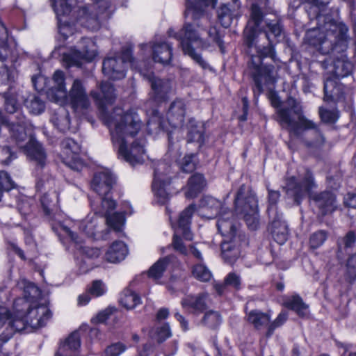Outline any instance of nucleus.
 Masks as SVG:
<instances>
[{
	"mask_svg": "<svg viewBox=\"0 0 356 356\" xmlns=\"http://www.w3.org/2000/svg\"><path fill=\"white\" fill-rule=\"evenodd\" d=\"M100 90V94L92 91L90 95L102 110V120L109 129L118 156L132 165L143 163L147 159L145 149L146 141L144 138H136L143 126L139 115L134 109L124 111L121 108L107 113L106 106L111 104L115 97L114 89L109 83L102 82Z\"/></svg>",
	"mask_w": 356,
	"mask_h": 356,
	"instance_id": "obj_1",
	"label": "nucleus"
},
{
	"mask_svg": "<svg viewBox=\"0 0 356 356\" xmlns=\"http://www.w3.org/2000/svg\"><path fill=\"white\" fill-rule=\"evenodd\" d=\"M185 16L187 22L183 28L173 36L180 41L184 54L190 56L202 68L207 69L209 64L195 51L196 49H207L218 45L222 49V41L215 26L206 29L209 24L205 15L206 8H213L217 0H185Z\"/></svg>",
	"mask_w": 356,
	"mask_h": 356,
	"instance_id": "obj_2",
	"label": "nucleus"
},
{
	"mask_svg": "<svg viewBox=\"0 0 356 356\" xmlns=\"http://www.w3.org/2000/svg\"><path fill=\"white\" fill-rule=\"evenodd\" d=\"M92 212L89 213L82 220H74L70 218L62 219L60 214H57L52 222V229L59 236H64L70 240V243L82 248V243L86 238L94 240L105 239L106 234L104 232L105 216L108 226L115 232H120L125 225L124 215H131L134 213L132 206L129 202L124 203L120 211L108 214L105 213L106 209H100L95 202H90Z\"/></svg>",
	"mask_w": 356,
	"mask_h": 356,
	"instance_id": "obj_3",
	"label": "nucleus"
},
{
	"mask_svg": "<svg viewBox=\"0 0 356 356\" xmlns=\"http://www.w3.org/2000/svg\"><path fill=\"white\" fill-rule=\"evenodd\" d=\"M326 33L320 35L318 29H309L305 35V41L322 54L331 51L340 53V56L334 61L332 72L334 79L326 78L324 83V100L334 99L340 90L337 78L349 75L353 69L352 63L348 60L344 51L348 47V28L344 24L327 23L325 26Z\"/></svg>",
	"mask_w": 356,
	"mask_h": 356,
	"instance_id": "obj_4",
	"label": "nucleus"
},
{
	"mask_svg": "<svg viewBox=\"0 0 356 356\" xmlns=\"http://www.w3.org/2000/svg\"><path fill=\"white\" fill-rule=\"evenodd\" d=\"M219 209L220 211L217 227L223 236L221 243L222 255L226 261L232 263L240 254L239 248L233 244L236 228L232 219V212L221 207V203L216 198L205 197L201 202L199 213L204 218H213L219 213Z\"/></svg>",
	"mask_w": 356,
	"mask_h": 356,
	"instance_id": "obj_5",
	"label": "nucleus"
},
{
	"mask_svg": "<svg viewBox=\"0 0 356 356\" xmlns=\"http://www.w3.org/2000/svg\"><path fill=\"white\" fill-rule=\"evenodd\" d=\"M54 86L47 92L48 98L60 105L69 104L75 112H82L90 105V99L83 83L80 79L73 81L67 92L65 84V75L60 70H56L53 76Z\"/></svg>",
	"mask_w": 356,
	"mask_h": 356,
	"instance_id": "obj_6",
	"label": "nucleus"
},
{
	"mask_svg": "<svg viewBox=\"0 0 356 356\" xmlns=\"http://www.w3.org/2000/svg\"><path fill=\"white\" fill-rule=\"evenodd\" d=\"M185 105L182 100L174 102L167 113L168 124L172 127L170 130L165 122L162 121L156 109L147 111L149 119L147 123L148 131L150 134H157L161 130H165L168 134L170 147L173 144L175 135H179L184 131V119Z\"/></svg>",
	"mask_w": 356,
	"mask_h": 356,
	"instance_id": "obj_7",
	"label": "nucleus"
},
{
	"mask_svg": "<svg viewBox=\"0 0 356 356\" xmlns=\"http://www.w3.org/2000/svg\"><path fill=\"white\" fill-rule=\"evenodd\" d=\"M234 203L236 213L243 216L249 229H257L259 225V216L255 194L249 187L242 185L236 193Z\"/></svg>",
	"mask_w": 356,
	"mask_h": 356,
	"instance_id": "obj_8",
	"label": "nucleus"
},
{
	"mask_svg": "<svg viewBox=\"0 0 356 356\" xmlns=\"http://www.w3.org/2000/svg\"><path fill=\"white\" fill-rule=\"evenodd\" d=\"M286 108L277 111L278 121L283 128L293 134H298L300 129H312L316 124L301 113V108L293 98L287 100Z\"/></svg>",
	"mask_w": 356,
	"mask_h": 356,
	"instance_id": "obj_9",
	"label": "nucleus"
},
{
	"mask_svg": "<svg viewBox=\"0 0 356 356\" xmlns=\"http://www.w3.org/2000/svg\"><path fill=\"white\" fill-rule=\"evenodd\" d=\"M194 212L195 206L191 204L180 213L176 224H172V227L175 229L172 244L174 248L181 254L186 255L188 253H191L196 258L202 259L201 252L198 250L193 246H191L189 249H187L183 245L182 241L180 238V236H182L187 241L193 239V234L190 231L189 225L191 216Z\"/></svg>",
	"mask_w": 356,
	"mask_h": 356,
	"instance_id": "obj_10",
	"label": "nucleus"
},
{
	"mask_svg": "<svg viewBox=\"0 0 356 356\" xmlns=\"http://www.w3.org/2000/svg\"><path fill=\"white\" fill-rule=\"evenodd\" d=\"M255 48L258 56H252L250 67L252 70L256 90L260 93L263 91L264 86L273 85L275 81V76L272 74L273 67L261 65V57H273L274 49L270 44L263 49L257 46Z\"/></svg>",
	"mask_w": 356,
	"mask_h": 356,
	"instance_id": "obj_11",
	"label": "nucleus"
},
{
	"mask_svg": "<svg viewBox=\"0 0 356 356\" xmlns=\"http://www.w3.org/2000/svg\"><path fill=\"white\" fill-rule=\"evenodd\" d=\"M63 61L67 67L81 66L83 62L92 61L97 55L95 42L88 38H83L74 47L62 51Z\"/></svg>",
	"mask_w": 356,
	"mask_h": 356,
	"instance_id": "obj_12",
	"label": "nucleus"
},
{
	"mask_svg": "<svg viewBox=\"0 0 356 356\" xmlns=\"http://www.w3.org/2000/svg\"><path fill=\"white\" fill-rule=\"evenodd\" d=\"M175 177L171 166L165 161H160L154 170L152 191L154 200L159 204H165L170 197V184Z\"/></svg>",
	"mask_w": 356,
	"mask_h": 356,
	"instance_id": "obj_13",
	"label": "nucleus"
},
{
	"mask_svg": "<svg viewBox=\"0 0 356 356\" xmlns=\"http://www.w3.org/2000/svg\"><path fill=\"white\" fill-rule=\"evenodd\" d=\"M115 182V177L107 169H103L95 173L91 183L92 190L99 195L102 207L106 209L105 213L108 214L115 207V202L109 196L112 186Z\"/></svg>",
	"mask_w": 356,
	"mask_h": 356,
	"instance_id": "obj_14",
	"label": "nucleus"
},
{
	"mask_svg": "<svg viewBox=\"0 0 356 356\" xmlns=\"http://www.w3.org/2000/svg\"><path fill=\"white\" fill-rule=\"evenodd\" d=\"M128 66L136 67L131 58V52L127 49L120 55L106 58L103 62L102 70L104 74L108 79H120L124 77Z\"/></svg>",
	"mask_w": 356,
	"mask_h": 356,
	"instance_id": "obj_15",
	"label": "nucleus"
},
{
	"mask_svg": "<svg viewBox=\"0 0 356 356\" xmlns=\"http://www.w3.org/2000/svg\"><path fill=\"white\" fill-rule=\"evenodd\" d=\"M79 17L76 23L91 31L98 30L102 22L111 15L109 8L97 7V5H90L79 10Z\"/></svg>",
	"mask_w": 356,
	"mask_h": 356,
	"instance_id": "obj_16",
	"label": "nucleus"
},
{
	"mask_svg": "<svg viewBox=\"0 0 356 356\" xmlns=\"http://www.w3.org/2000/svg\"><path fill=\"white\" fill-rule=\"evenodd\" d=\"M69 1L72 0H52V6L58 19V31L65 40L74 31V22L70 17L72 7Z\"/></svg>",
	"mask_w": 356,
	"mask_h": 356,
	"instance_id": "obj_17",
	"label": "nucleus"
},
{
	"mask_svg": "<svg viewBox=\"0 0 356 356\" xmlns=\"http://www.w3.org/2000/svg\"><path fill=\"white\" fill-rule=\"evenodd\" d=\"M314 186L312 175L307 170L305 177L301 178L300 181L293 177L289 179L285 188L288 197H292L296 203L299 204L300 200L309 194Z\"/></svg>",
	"mask_w": 356,
	"mask_h": 356,
	"instance_id": "obj_18",
	"label": "nucleus"
},
{
	"mask_svg": "<svg viewBox=\"0 0 356 356\" xmlns=\"http://www.w3.org/2000/svg\"><path fill=\"white\" fill-rule=\"evenodd\" d=\"M139 72L150 82L154 102L157 103L164 102L173 92V84L170 80L156 78L153 73L146 72L145 70L140 69Z\"/></svg>",
	"mask_w": 356,
	"mask_h": 356,
	"instance_id": "obj_19",
	"label": "nucleus"
},
{
	"mask_svg": "<svg viewBox=\"0 0 356 356\" xmlns=\"http://www.w3.org/2000/svg\"><path fill=\"white\" fill-rule=\"evenodd\" d=\"M60 156L63 162L70 168L80 171L84 165L79 157L80 151L79 145L71 138L64 140L62 143Z\"/></svg>",
	"mask_w": 356,
	"mask_h": 356,
	"instance_id": "obj_20",
	"label": "nucleus"
},
{
	"mask_svg": "<svg viewBox=\"0 0 356 356\" xmlns=\"http://www.w3.org/2000/svg\"><path fill=\"white\" fill-rule=\"evenodd\" d=\"M171 47L165 42L144 44L140 46V54L145 57H152L154 62L167 64L171 59Z\"/></svg>",
	"mask_w": 356,
	"mask_h": 356,
	"instance_id": "obj_21",
	"label": "nucleus"
},
{
	"mask_svg": "<svg viewBox=\"0 0 356 356\" xmlns=\"http://www.w3.org/2000/svg\"><path fill=\"white\" fill-rule=\"evenodd\" d=\"M330 1V0H312V5L308 10L309 17L312 19V15H314V17L316 18L318 24V27L312 28V29L320 30V35L326 33L324 26L327 23L343 24L340 22L334 21L331 19L329 16L321 13L323 10L324 7L329 3Z\"/></svg>",
	"mask_w": 356,
	"mask_h": 356,
	"instance_id": "obj_22",
	"label": "nucleus"
},
{
	"mask_svg": "<svg viewBox=\"0 0 356 356\" xmlns=\"http://www.w3.org/2000/svg\"><path fill=\"white\" fill-rule=\"evenodd\" d=\"M70 248L72 251H75V254H80L85 257L80 261L81 273H87L89 270L92 268L95 264L91 262V260L98 258L102 254L100 249L97 248L84 247L83 243H82V248H80V245L71 243Z\"/></svg>",
	"mask_w": 356,
	"mask_h": 356,
	"instance_id": "obj_23",
	"label": "nucleus"
},
{
	"mask_svg": "<svg viewBox=\"0 0 356 356\" xmlns=\"http://www.w3.org/2000/svg\"><path fill=\"white\" fill-rule=\"evenodd\" d=\"M262 18V13L257 5L253 4L251 8V19L244 30L245 42L249 48L254 44L257 32Z\"/></svg>",
	"mask_w": 356,
	"mask_h": 356,
	"instance_id": "obj_24",
	"label": "nucleus"
},
{
	"mask_svg": "<svg viewBox=\"0 0 356 356\" xmlns=\"http://www.w3.org/2000/svg\"><path fill=\"white\" fill-rule=\"evenodd\" d=\"M128 254L127 244L121 241H115L107 248L104 258L108 263L118 264L124 260Z\"/></svg>",
	"mask_w": 356,
	"mask_h": 356,
	"instance_id": "obj_25",
	"label": "nucleus"
},
{
	"mask_svg": "<svg viewBox=\"0 0 356 356\" xmlns=\"http://www.w3.org/2000/svg\"><path fill=\"white\" fill-rule=\"evenodd\" d=\"M271 222L268 231L272 237L278 244H284L288 237V229L286 222L282 220V214H277L270 217Z\"/></svg>",
	"mask_w": 356,
	"mask_h": 356,
	"instance_id": "obj_26",
	"label": "nucleus"
},
{
	"mask_svg": "<svg viewBox=\"0 0 356 356\" xmlns=\"http://www.w3.org/2000/svg\"><path fill=\"white\" fill-rule=\"evenodd\" d=\"M209 294L202 293L197 295H188L183 298L181 305L183 308L193 313L204 311L207 305Z\"/></svg>",
	"mask_w": 356,
	"mask_h": 356,
	"instance_id": "obj_27",
	"label": "nucleus"
},
{
	"mask_svg": "<svg viewBox=\"0 0 356 356\" xmlns=\"http://www.w3.org/2000/svg\"><path fill=\"white\" fill-rule=\"evenodd\" d=\"M233 5H222L218 10V16L221 25L228 27L232 19L239 15L240 3L238 0H232Z\"/></svg>",
	"mask_w": 356,
	"mask_h": 356,
	"instance_id": "obj_28",
	"label": "nucleus"
},
{
	"mask_svg": "<svg viewBox=\"0 0 356 356\" xmlns=\"http://www.w3.org/2000/svg\"><path fill=\"white\" fill-rule=\"evenodd\" d=\"M176 261L175 257L171 255L159 259L149 269L147 272L148 277L153 279L156 282L161 278L165 270L170 267L172 264Z\"/></svg>",
	"mask_w": 356,
	"mask_h": 356,
	"instance_id": "obj_29",
	"label": "nucleus"
},
{
	"mask_svg": "<svg viewBox=\"0 0 356 356\" xmlns=\"http://www.w3.org/2000/svg\"><path fill=\"white\" fill-rule=\"evenodd\" d=\"M51 122L61 132H65L70 128L69 113L64 106H60L56 110L51 118Z\"/></svg>",
	"mask_w": 356,
	"mask_h": 356,
	"instance_id": "obj_30",
	"label": "nucleus"
},
{
	"mask_svg": "<svg viewBox=\"0 0 356 356\" xmlns=\"http://www.w3.org/2000/svg\"><path fill=\"white\" fill-rule=\"evenodd\" d=\"M313 203L318 207L322 215L331 212L334 209V195L330 192L321 193L312 199Z\"/></svg>",
	"mask_w": 356,
	"mask_h": 356,
	"instance_id": "obj_31",
	"label": "nucleus"
},
{
	"mask_svg": "<svg viewBox=\"0 0 356 356\" xmlns=\"http://www.w3.org/2000/svg\"><path fill=\"white\" fill-rule=\"evenodd\" d=\"M186 129L188 143L196 142L198 147L204 143L203 125L201 123H197L194 120H189Z\"/></svg>",
	"mask_w": 356,
	"mask_h": 356,
	"instance_id": "obj_32",
	"label": "nucleus"
},
{
	"mask_svg": "<svg viewBox=\"0 0 356 356\" xmlns=\"http://www.w3.org/2000/svg\"><path fill=\"white\" fill-rule=\"evenodd\" d=\"M284 305L295 311L300 316L305 317L309 314L308 305L298 295L286 297L284 300Z\"/></svg>",
	"mask_w": 356,
	"mask_h": 356,
	"instance_id": "obj_33",
	"label": "nucleus"
},
{
	"mask_svg": "<svg viewBox=\"0 0 356 356\" xmlns=\"http://www.w3.org/2000/svg\"><path fill=\"white\" fill-rule=\"evenodd\" d=\"M205 181L200 174L193 175L188 180L185 188V195L188 198L195 197L204 187Z\"/></svg>",
	"mask_w": 356,
	"mask_h": 356,
	"instance_id": "obj_34",
	"label": "nucleus"
},
{
	"mask_svg": "<svg viewBox=\"0 0 356 356\" xmlns=\"http://www.w3.org/2000/svg\"><path fill=\"white\" fill-rule=\"evenodd\" d=\"M140 298L131 289H125L120 294V303L127 309H134L140 304Z\"/></svg>",
	"mask_w": 356,
	"mask_h": 356,
	"instance_id": "obj_35",
	"label": "nucleus"
},
{
	"mask_svg": "<svg viewBox=\"0 0 356 356\" xmlns=\"http://www.w3.org/2000/svg\"><path fill=\"white\" fill-rule=\"evenodd\" d=\"M12 54L7 29L0 20V60L6 59Z\"/></svg>",
	"mask_w": 356,
	"mask_h": 356,
	"instance_id": "obj_36",
	"label": "nucleus"
},
{
	"mask_svg": "<svg viewBox=\"0 0 356 356\" xmlns=\"http://www.w3.org/2000/svg\"><path fill=\"white\" fill-rule=\"evenodd\" d=\"M58 197L55 191L45 193L41 197V204L44 211L47 215H50L56 207Z\"/></svg>",
	"mask_w": 356,
	"mask_h": 356,
	"instance_id": "obj_37",
	"label": "nucleus"
},
{
	"mask_svg": "<svg viewBox=\"0 0 356 356\" xmlns=\"http://www.w3.org/2000/svg\"><path fill=\"white\" fill-rule=\"evenodd\" d=\"M27 109L33 115H39L44 110V104L34 95H29L24 102Z\"/></svg>",
	"mask_w": 356,
	"mask_h": 356,
	"instance_id": "obj_38",
	"label": "nucleus"
},
{
	"mask_svg": "<svg viewBox=\"0 0 356 356\" xmlns=\"http://www.w3.org/2000/svg\"><path fill=\"white\" fill-rule=\"evenodd\" d=\"M270 316L258 311H252L248 316V320L257 328L268 323Z\"/></svg>",
	"mask_w": 356,
	"mask_h": 356,
	"instance_id": "obj_39",
	"label": "nucleus"
},
{
	"mask_svg": "<svg viewBox=\"0 0 356 356\" xmlns=\"http://www.w3.org/2000/svg\"><path fill=\"white\" fill-rule=\"evenodd\" d=\"M192 274L195 279L201 282H208L212 277L211 271L203 264L195 265L192 270Z\"/></svg>",
	"mask_w": 356,
	"mask_h": 356,
	"instance_id": "obj_40",
	"label": "nucleus"
},
{
	"mask_svg": "<svg viewBox=\"0 0 356 356\" xmlns=\"http://www.w3.org/2000/svg\"><path fill=\"white\" fill-rule=\"evenodd\" d=\"M88 292L93 298L104 296L108 291L107 286L102 280H95L88 287Z\"/></svg>",
	"mask_w": 356,
	"mask_h": 356,
	"instance_id": "obj_41",
	"label": "nucleus"
},
{
	"mask_svg": "<svg viewBox=\"0 0 356 356\" xmlns=\"http://www.w3.org/2000/svg\"><path fill=\"white\" fill-rule=\"evenodd\" d=\"M222 322L220 314L215 311H209L205 313L202 323L210 328L217 327Z\"/></svg>",
	"mask_w": 356,
	"mask_h": 356,
	"instance_id": "obj_42",
	"label": "nucleus"
},
{
	"mask_svg": "<svg viewBox=\"0 0 356 356\" xmlns=\"http://www.w3.org/2000/svg\"><path fill=\"white\" fill-rule=\"evenodd\" d=\"M171 336L170 327L168 324L162 325L151 333V337L157 340L158 342H162Z\"/></svg>",
	"mask_w": 356,
	"mask_h": 356,
	"instance_id": "obj_43",
	"label": "nucleus"
},
{
	"mask_svg": "<svg viewBox=\"0 0 356 356\" xmlns=\"http://www.w3.org/2000/svg\"><path fill=\"white\" fill-rule=\"evenodd\" d=\"M195 157V155L194 154H190L186 155L181 161H179V165L183 172H191L195 169L196 163Z\"/></svg>",
	"mask_w": 356,
	"mask_h": 356,
	"instance_id": "obj_44",
	"label": "nucleus"
},
{
	"mask_svg": "<svg viewBox=\"0 0 356 356\" xmlns=\"http://www.w3.org/2000/svg\"><path fill=\"white\" fill-rule=\"evenodd\" d=\"M5 99V108L8 113H13L17 111L19 107V100L15 95L10 92L6 93L3 96Z\"/></svg>",
	"mask_w": 356,
	"mask_h": 356,
	"instance_id": "obj_45",
	"label": "nucleus"
},
{
	"mask_svg": "<svg viewBox=\"0 0 356 356\" xmlns=\"http://www.w3.org/2000/svg\"><path fill=\"white\" fill-rule=\"evenodd\" d=\"M327 238V234L323 231H318L312 234L309 238V246L315 250L321 247Z\"/></svg>",
	"mask_w": 356,
	"mask_h": 356,
	"instance_id": "obj_46",
	"label": "nucleus"
},
{
	"mask_svg": "<svg viewBox=\"0 0 356 356\" xmlns=\"http://www.w3.org/2000/svg\"><path fill=\"white\" fill-rule=\"evenodd\" d=\"M127 348V347L121 342L114 343L105 349L103 356H120Z\"/></svg>",
	"mask_w": 356,
	"mask_h": 356,
	"instance_id": "obj_47",
	"label": "nucleus"
},
{
	"mask_svg": "<svg viewBox=\"0 0 356 356\" xmlns=\"http://www.w3.org/2000/svg\"><path fill=\"white\" fill-rule=\"evenodd\" d=\"M62 343L70 347L71 346L73 350L79 351L81 347L80 331L78 330L71 333Z\"/></svg>",
	"mask_w": 356,
	"mask_h": 356,
	"instance_id": "obj_48",
	"label": "nucleus"
},
{
	"mask_svg": "<svg viewBox=\"0 0 356 356\" xmlns=\"http://www.w3.org/2000/svg\"><path fill=\"white\" fill-rule=\"evenodd\" d=\"M30 198L24 195H20L17 198V209L20 214L24 218L30 212Z\"/></svg>",
	"mask_w": 356,
	"mask_h": 356,
	"instance_id": "obj_49",
	"label": "nucleus"
},
{
	"mask_svg": "<svg viewBox=\"0 0 356 356\" xmlns=\"http://www.w3.org/2000/svg\"><path fill=\"white\" fill-rule=\"evenodd\" d=\"M319 113L321 120L327 123H334L339 118L338 111L335 109L330 111L321 107Z\"/></svg>",
	"mask_w": 356,
	"mask_h": 356,
	"instance_id": "obj_50",
	"label": "nucleus"
},
{
	"mask_svg": "<svg viewBox=\"0 0 356 356\" xmlns=\"http://www.w3.org/2000/svg\"><path fill=\"white\" fill-rule=\"evenodd\" d=\"M280 197V193L277 191H268V200H269V207L268 209V212L269 217L272 216L279 214L277 212L275 204Z\"/></svg>",
	"mask_w": 356,
	"mask_h": 356,
	"instance_id": "obj_51",
	"label": "nucleus"
},
{
	"mask_svg": "<svg viewBox=\"0 0 356 356\" xmlns=\"http://www.w3.org/2000/svg\"><path fill=\"white\" fill-rule=\"evenodd\" d=\"M113 312V309L108 307L98 312L91 318V322L94 324L103 323L110 317Z\"/></svg>",
	"mask_w": 356,
	"mask_h": 356,
	"instance_id": "obj_52",
	"label": "nucleus"
},
{
	"mask_svg": "<svg viewBox=\"0 0 356 356\" xmlns=\"http://www.w3.org/2000/svg\"><path fill=\"white\" fill-rule=\"evenodd\" d=\"M346 268L348 280L351 282L356 278V254L349 258Z\"/></svg>",
	"mask_w": 356,
	"mask_h": 356,
	"instance_id": "obj_53",
	"label": "nucleus"
},
{
	"mask_svg": "<svg viewBox=\"0 0 356 356\" xmlns=\"http://www.w3.org/2000/svg\"><path fill=\"white\" fill-rule=\"evenodd\" d=\"M0 187L6 192L14 188V183L9 175L5 171L0 172Z\"/></svg>",
	"mask_w": 356,
	"mask_h": 356,
	"instance_id": "obj_54",
	"label": "nucleus"
},
{
	"mask_svg": "<svg viewBox=\"0 0 356 356\" xmlns=\"http://www.w3.org/2000/svg\"><path fill=\"white\" fill-rule=\"evenodd\" d=\"M268 31V33H266V37L271 42V36L273 35L275 38H278L281 35L282 33V28L280 25L276 23H268L267 24Z\"/></svg>",
	"mask_w": 356,
	"mask_h": 356,
	"instance_id": "obj_55",
	"label": "nucleus"
},
{
	"mask_svg": "<svg viewBox=\"0 0 356 356\" xmlns=\"http://www.w3.org/2000/svg\"><path fill=\"white\" fill-rule=\"evenodd\" d=\"M79 351L73 350L71 346L61 343L55 354V356H79Z\"/></svg>",
	"mask_w": 356,
	"mask_h": 356,
	"instance_id": "obj_56",
	"label": "nucleus"
},
{
	"mask_svg": "<svg viewBox=\"0 0 356 356\" xmlns=\"http://www.w3.org/2000/svg\"><path fill=\"white\" fill-rule=\"evenodd\" d=\"M287 317H288L287 312L285 311L282 312L278 315L277 318L270 325L268 332V335L272 334L273 330L276 327L282 325L286 321Z\"/></svg>",
	"mask_w": 356,
	"mask_h": 356,
	"instance_id": "obj_57",
	"label": "nucleus"
},
{
	"mask_svg": "<svg viewBox=\"0 0 356 356\" xmlns=\"http://www.w3.org/2000/svg\"><path fill=\"white\" fill-rule=\"evenodd\" d=\"M46 81L47 79L42 75L32 77L33 85L38 91L43 90L46 88Z\"/></svg>",
	"mask_w": 356,
	"mask_h": 356,
	"instance_id": "obj_58",
	"label": "nucleus"
},
{
	"mask_svg": "<svg viewBox=\"0 0 356 356\" xmlns=\"http://www.w3.org/2000/svg\"><path fill=\"white\" fill-rule=\"evenodd\" d=\"M225 282L226 285L232 286L234 288H238L241 282L239 277L234 273H229Z\"/></svg>",
	"mask_w": 356,
	"mask_h": 356,
	"instance_id": "obj_59",
	"label": "nucleus"
},
{
	"mask_svg": "<svg viewBox=\"0 0 356 356\" xmlns=\"http://www.w3.org/2000/svg\"><path fill=\"white\" fill-rule=\"evenodd\" d=\"M91 295L88 293V290L86 293H83L82 294H80L77 297V305L79 307H83L87 305L90 300H91Z\"/></svg>",
	"mask_w": 356,
	"mask_h": 356,
	"instance_id": "obj_60",
	"label": "nucleus"
},
{
	"mask_svg": "<svg viewBox=\"0 0 356 356\" xmlns=\"http://www.w3.org/2000/svg\"><path fill=\"white\" fill-rule=\"evenodd\" d=\"M356 238L353 232H349L346 237L343 239V243L345 248L351 247L355 242Z\"/></svg>",
	"mask_w": 356,
	"mask_h": 356,
	"instance_id": "obj_61",
	"label": "nucleus"
},
{
	"mask_svg": "<svg viewBox=\"0 0 356 356\" xmlns=\"http://www.w3.org/2000/svg\"><path fill=\"white\" fill-rule=\"evenodd\" d=\"M153 350V346L151 343H147L138 350L140 356H149Z\"/></svg>",
	"mask_w": 356,
	"mask_h": 356,
	"instance_id": "obj_62",
	"label": "nucleus"
},
{
	"mask_svg": "<svg viewBox=\"0 0 356 356\" xmlns=\"http://www.w3.org/2000/svg\"><path fill=\"white\" fill-rule=\"evenodd\" d=\"M344 203L348 207L356 208V195L348 194L344 199Z\"/></svg>",
	"mask_w": 356,
	"mask_h": 356,
	"instance_id": "obj_63",
	"label": "nucleus"
},
{
	"mask_svg": "<svg viewBox=\"0 0 356 356\" xmlns=\"http://www.w3.org/2000/svg\"><path fill=\"white\" fill-rule=\"evenodd\" d=\"M175 318L180 323L181 327L186 330H188V322L186 321L184 317L179 313L175 314Z\"/></svg>",
	"mask_w": 356,
	"mask_h": 356,
	"instance_id": "obj_64",
	"label": "nucleus"
}]
</instances>
